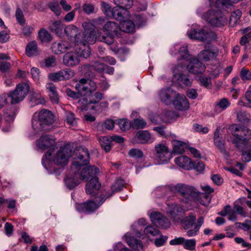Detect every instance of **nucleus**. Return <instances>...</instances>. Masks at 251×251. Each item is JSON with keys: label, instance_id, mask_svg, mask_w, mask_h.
Instances as JSON below:
<instances>
[{"label": "nucleus", "instance_id": "nucleus-1", "mask_svg": "<svg viewBox=\"0 0 251 251\" xmlns=\"http://www.w3.org/2000/svg\"><path fill=\"white\" fill-rule=\"evenodd\" d=\"M74 161L71 169L64 179L66 186L72 189L77 186L80 180L77 175V171L82 168V164H86L89 162V153L84 147H79L74 152Z\"/></svg>", "mask_w": 251, "mask_h": 251}, {"label": "nucleus", "instance_id": "nucleus-2", "mask_svg": "<svg viewBox=\"0 0 251 251\" xmlns=\"http://www.w3.org/2000/svg\"><path fill=\"white\" fill-rule=\"evenodd\" d=\"M54 122V116L50 110L42 109L39 112H35L32 120V126L36 133L44 131H48L50 129V126Z\"/></svg>", "mask_w": 251, "mask_h": 251}, {"label": "nucleus", "instance_id": "nucleus-3", "mask_svg": "<svg viewBox=\"0 0 251 251\" xmlns=\"http://www.w3.org/2000/svg\"><path fill=\"white\" fill-rule=\"evenodd\" d=\"M73 148L71 145L67 144L61 147L54 155H52L50 150L46 153L42 158V164L47 168V163L52 161L58 165H66L69 158L72 155Z\"/></svg>", "mask_w": 251, "mask_h": 251}, {"label": "nucleus", "instance_id": "nucleus-4", "mask_svg": "<svg viewBox=\"0 0 251 251\" xmlns=\"http://www.w3.org/2000/svg\"><path fill=\"white\" fill-rule=\"evenodd\" d=\"M167 189L174 193H178L182 198L189 201L199 200L201 195V193L196 188L184 183L171 185Z\"/></svg>", "mask_w": 251, "mask_h": 251}, {"label": "nucleus", "instance_id": "nucleus-5", "mask_svg": "<svg viewBox=\"0 0 251 251\" xmlns=\"http://www.w3.org/2000/svg\"><path fill=\"white\" fill-rule=\"evenodd\" d=\"M188 37L193 40L202 42H209L216 39L217 35L215 32L206 30L197 24L193 25L187 31Z\"/></svg>", "mask_w": 251, "mask_h": 251}, {"label": "nucleus", "instance_id": "nucleus-6", "mask_svg": "<svg viewBox=\"0 0 251 251\" xmlns=\"http://www.w3.org/2000/svg\"><path fill=\"white\" fill-rule=\"evenodd\" d=\"M196 221V216L192 213L189 214L188 216L184 218L181 221L182 226L185 230H187L186 235L188 237L196 236L199 231L201 226L204 222L202 217H200Z\"/></svg>", "mask_w": 251, "mask_h": 251}, {"label": "nucleus", "instance_id": "nucleus-7", "mask_svg": "<svg viewBox=\"0 0 251 251\" xmlns=\"http://www.w3.org/2000/svg\"><path fill=\"white\" fill-rule=\"evenodd\" d=\"M103 29L107 35L99 36L98 40L111 45L114 43V38L118 36L120 31V25L115 22L109 21L104 25Z\"/></svg>", "mask_w": 251, "mask_h": 251}, {"label": "nucleus", "instance_id": "nucleus-8", "mask_svg": "<svg viewBox=\"0 0 251 251\" xmlns=\"http://www.w3.org/2000/svg\"><path fill=\"white\" fill-rule=\"evenodd\" d=\"M229 129L231 134L235 137L232 142L237 147L238 141L246 142L251 138V130L246 126L233 124L229 126Z\"/></svg>", "mask_w": 251, "mask_h": 251}, {"label": "nucleus", "instance_id": "nucleus-9", "mask_svg": "<svg viewBox=\"0 0 251 251\" xmlns=\"http://www.w3.org/2000/svg\"><path fill=\"white\" fill-rule=\"evenodd\" d=\"M202 18L212 25L217 27L224 26L226 24L227 19L223 16L219 10L210 9L207 11Z\"/></svg>", "mask_w": 251, "mask_h": 251}, {"label": "nucleus", "instance_id": "nucleus-10", "mask_svg": "<svg viewBox=\"0 0 251 251\" xmlns=\"http://www.w3.org/2000/svg\"><path fill=\"white\" fill-rule=\"evenodd\" d=\"M29 91V85L26 83L23 82L18 84L14 91L10 92L7 96L11 98V103L16 104L22 101Z\"/></svg>", "mask_w": 251, "mask_h": 251}, {"label": "nucleus", "instance_id": "nucleus-11", "mask_svg": "<svg viewBox=\"0 0 251 251\" xmlns=\"http://www.w3.org/2000/svg\"><path fill=\"white\" fill-rule=\"evenodd\" d=\"M107 197L102 194L96 196L93 201H88L81 203L77 207L78 210L85 213H89L97 209L106 199Z\"/></svg>", "mask_w": 251, "mask_h": 251}, {"label": "nucleus", "instance_id": "nucleus-12", "mask_svg": "<svg viewBox=\"0 0 251 251\" xmlns=\"http://www.w3.org/2000/svg\"><path fill=\"white\" fill-rule=\"evenodd\" d=\"M76 89L81 92L82 96L90 95L96 88V83L91 80L81 78L75 85Z\"/></svg>", "mask_w": 251, "mask_h": 251}, {"label": "nucleus", "instance_id": "nucleus-13", "mask_svg": "<svg viewBox=\"0 0 251 251\" xmlns=\"http://www.w3.org/2000/svg\"><path fill=\"white\" fill-rule=\"evenodd\" d=\"M80 61L78 47H76L74 51H68L63 56V64L67 67L75 66Z\"/></svg>", "mask_w": 251, "mask_h": 251}, {"label": "nucleus", "instance_id": "nucleus-14", "mask_svg": "<svg viewBox=\"0 0 251 251\" xmlns=\"http://www.w3.org/2000/svg\"><path fill=\"white\" fill-rule=\"evenodd\" d=\"M89 162V161L88 162ZM89 163L86 164H82L81 169L77 171V175L80 180H83L86 181L90 177L93 178L99 173V169L95 166H90L86 167L85 166L87 165Z\"/></svg>", "mask_w": 251, "mask_h": 251}, {"label": "nucleus", "instance_id": "nucleus-15", "mask_svg": "<svg viewBox=\"0 0 251 251\" xmlns=\"http://www.w3.org/2000/svg\"><path fill=\"white\" fill-rule=\"evenodd\" d=\"M150 219L152 223L157 227L166 229L171 226L169 220L158 212H151Z\"/></svg>", "mask_w": 251, "mask_h": 251}, {"label": "nucleus", "instance_id": "nucleus-16", "mask_svg": "<svg viewBox=\"0 0 251 251\" xmlns=\"http://www.w3.org/2000/svg\"><path fill=\"white\" fill-rule=\"evenodd\" d=\"M205 69V65L196 58L190 59L189 62L187 65L188 71L196 75L203 73Z\"/></svg>", "mask_w": 251, "mask_h": 251}, {"label": "nucleus", "instance_id": "nucleus-17", "mask_svg": "<svg viewBox=\"0 0 251 251\" xmlns=\"http://www.w3.org/2000/svg\"><path fill=\"white\" fill-rule=\"evenodd\" d=\"M97 39L98 40V37L96 36V32L94 30L89 31L85 28V32L81 34L79 40L77 39V44H82L83 46L87 44H94Z\"/></svg>", "mask_w": 251, "mask_h": 251}, {"label": "nucleus", "instance_id": "nucleus-18", "mask_svg": "<svg viewBox=\"0 0 251 251\" xmlns=\"http://www.w3.org/2000/svg\"><path fill=\"white\" fill-rule=\"evenodd\" d=\"M100 187V184L98 181V178L94 176L91 178L89 182L86 184L85 190L87 194L91 196H99V190Z\"/></svg>", "mask_w": 251, "mask_h": 251}, {"label": "nucleus", "instance_id": "nucleus-19", "mask_svg": "<svg viewBox=\"0 0 251 251\" xmlns=\"http://www.w3.org/2000/svg\"><path fill=\"white\" fill-rule=\"evenodd\" d=\"M73 48V45L67 41H63L60 42H54L51 46V49L54 53L61 54L71 50Z\"/></svg>", "mask_w": 251, "mask_h": 251}, {"label": "nucleus", "instance_id": "nucleus-20", "mask_svg": "<svg viewBox=\"0 0 251 251\" xmlns=\"http://www.w3.org/2000/svg\"><path fill=\"white\" fill-rule=\"evenodd\" d=\"M160 100L166 104H170L173 98H175L176 93L175 91L169 87L161 89L158 92Z\"/></svg>", "mask_w": 251, "mask_h": 251}, {"label": "nucleus", "instance_id": "nucleus-21", "mask_svg": "<svg viewBox=\"0 0 251 251\" xmlns=\"http://www.w3.org/2000/svg\"><path fill=\"white\" fill-rule=\"evenodd\" d=\"M55 144V141L48 135L42 136L36 141L37 149L43 151L52 147Z\"/></svg>", "mask_w": 251, "mask_h": 251}, {"label": "nucleus", "instance_id": "nucleus-22", "mask_svg": "<svg viewBox=\"0 0 251 251\" xmlns=\"http://www.w3.org/2000/svg\"><path fill=\"white\" fill-rule=\"evenodd\" d=\"M173 104L176 109L179 110H185L189 108V103L184 95L178 94L176 95Z\"/></svg>", "mask_w": 251, "mask_h": 251}, {"label": "nucleus", "instance_id": "nucleus-23", "mask_svg": "<svg viewBox=\"0 0 251 251\" xmlns=\"http://www.w3.org/2000/svg\"><path fill=\"white\" fill-rule=\"evenodd\" d=\"M156 155L162 162L169 159V152L168 148L162 144H159L155 147Z\"/></svg>", "mask_w": 251, "mask_h": 251}, {"label": "nucleus", "instance_id": "nucleus-24", "mask_svg": "<svg viewBox=\"0 0 251 251\" xmlns=\"http://www.w3.org/2000/svg\"><path fill=\"white\" fill-rule=\"evenodd\" d=\"M218 52L214 51L212 50L207 49L201 50L198 54V57L200 60L207 62L216 59Z\"/></svg>", "mask_w": 251, "mask_h": 251}, {"label": "nucleus", "instance_id": "nucleus-25", "mask_svg": "<svg viewBox=\"0 0 251 251\" xmlns=\"http://www.w3.org/2000/svg\"><path fill=\"white\" fill-rule=\"evenodd\" d=\"M176 164L179 167L187 170L193 169L194 162L186 156H180L175 159Z\"/></svg>", "mask_w": 251, "mask_h": 251}, {"label": "nucleus", "instance_id": "nucleus-26", "mask_svg": "<svg viewBox=\"0 0 251 251\" xmlns=\"http://www.w3.org/2000/svg\"><path fill=\"white\" fill-rule=\"evenodd\" d=\"M64 32L70 40L74 39L77 44V39L79 40L81 33L77 27L74 25H69L64 28Z\"/></svg>", "mask_w": 251, "mask_h": 251}, {"label": "nucleus", "instance_id": "nucleus-27", "mask_svg": "<svg viewBox=\"0 0 251 251\" xmlns=\"http://www.w3.org/2000/svg\"><path fill=\"white\" fill-rule=\"evenodd\" d=\"M46 88L52 102L55 104L58 103L59 95L55 85L51 82H49L46 85Z\"/></svg>", "mask_w": 251, "mask_h": 251}, {"label": "nucleus", "instance_id": "nucleus-28", "mask_svg": "<svg viewBox=\"0 0 251 251\" xmlns=\"http://www.w3.org/2000/svg\"><path fill=\"white\" fill-rule=\"evenodd\" d=\"M127 244L137 251H143V246L141 241L128 236V233L125 235Z\"/></svg>", "mask_w": 251, "mask_h": 251}, {"label": "nucleus", "instance_id": "nucleus-29", "mask_svg": "<svg viewBox=\"0 0 251 251\" xmlns=\"http://www.w3.org/2000/svg\"><path fill=\"white\" fill-rule=\"evenodd\" d=\"M236 114L237 120L244 124H247L250 121V116L243 110L236 108L235 110Z\"/></svg>", "mask_w": 251, "mask_h": 251}, {"label": "nucleus", "instance_id": "nucleus-30", "mask_svg": "<svg viewBox=\"0 0 251 251\" xmlns=\"http://www.w3.org/2000/svg\"><path fill=\"white\" fill-rule=\"evenodd\" d=\"M147 224L146 221L145 219L142 218L138 220L137 223L133 224L132 226L134 234L137 237H141L143 235V232H142L141 226H145Z\"/></svg>", "mask_w": 251, "mask_h": 251}, {"label": "nucleus", "instance_id": "nucleus-31", "mask_svg": "<svg viewBox=\"0 0 251 251\" xmlns=\"http://www.w3.org/2000/svg\"><path fill=\"white\" fill-rule=\"evenodd\" d=\"M230 105V102L226 99L223 98L217 101L214 107V110L216 114L220 113L225 110Z\"/></svg>", "mask_w": 251, "mask_h": 251}, {"label": "nucleus", "instance_id": "nucleus-32", "mask_svg": "<svg viewBox=\"0 0 251 251\" xmlns=\"http://www.w3.org/2000/svg\"><path fill=\"white\" fill-rule=\"evenodd\" d=\"M39 52L36 41L31 42L27 45L25 49V53L28 56H36L39 54Z\"/></svg>", "mask_w": 251, "mask_h": 251}, {"label": "nucleus", "instance_id": "nucleus-33", "mask_svg": "<svg viewBox=\"0 0 251 251\" xmlns=\"http://www.w3.org/2000/svg\"><path fill=\"white\" fill-rule=\"evenodd\" d=\"M134 24L131 21H120V31H123L125 32H132L134 30Z\"/></svg>", "mask_w": 251, "mask_h": 251}, {"label": "nucleus", "instance_id": "nucleus-34", "mask_svg": "<svg viewBox=\"0 0 251 251\" xmlns=\"http://www.w3.org/2000/svg\"><path fill=\"white\" fill-rule=\"evenodd\" d=\"M210 7L220 8L224 6L230 5V3H236V0H209Z\"/></svg>", "mask_w": 251, "mask_h": 251}, {"label": "nucleus", "instance_id": "nucleus-35", "mask_svg": "<svg viewBox=\"0 0 251 251\" xmlns=\"http://www.w3.org/2000/svg\"><path fill=\"white\" fill-rule=\"evenodd\" d=\"M124 12H126L125 9L117 5V6L112 8L111 17H113L117 20L122 21L124 19Z\"/></svg>", "mask_w": 251, "mask_h": 251}, {"label": "nucleus", "instance_id": "nucleus-36", "mask_svg": "<svg viewBox=\"0 0 251 251\" xmlns=\"http://www.w3.org/2000/svg\"><path fill=\"white\" fill-rule=\"evenodd\" d=\"M188 146L184 142L179 141H174L173 151L177 154L183 153L185 150H187Z\"/></svg>", "mask_w": 251, "mask_h": 251}, {"label": "nucleus", "instance_id": "nucleus-37", "mask_svg": "<svg viewBox=\"0 0 251 251\" xmlns=\"http://www.w3.org/2000/svg\"><path fill=\"white\" fill-rule=\"evenodd\" d=\"M177 83L181 86H190L192 84V80L189 79L188 75L184 74H180L176 79Z\"/></svg>", "mask_w": 251, "mask_h": 251}, {"label": "nucleus", "instance_id": "nucleus-38", "mask_svg": "<svg viewBox=\"0 0 251 251\" xmlns=\"http://www.w3.org/2000/svg\"><path fill=\"white\" fill-rule=\"evenodd\" d=\"M136 137L138 142L141 143H147L151 139L150 133L146 130L139 131L136 134Z\"/></svg>", "mask_w": 251, "mask_h": 251}, {"label": "nucleus", "instance_id": "nucleus-39", "mask_svg": "<svg viewBox=\"0 0 251 251\" xmlns=\"http://www.w3.org/2000/svg\"><path fill=\"white\" fill-rule=\"evenodd\" d=\"M242 15V12L239 10L233 12L229 19V25L231 26H234L239 22Z\"/></svg>", "mask_w": 251, "mask_h": 251}, {"label": "nucleus", "instance_id": "nucleus-40", "mask_svg": "<svg viewBox=\"0 0 251 251\" xmlns=\"http://www.w3.org/2000/svg\"><path fill=\"white\" fill-rule=\"evenodd\" d=\"M64 28V25L59 21L53 22L51 26V30L59 36L62 34V31Z\"/></svg>", "mask_w": 251, "mask_h": 251}, {"label": "nucleus", "instance_id": "nucleus-41", "mask_svg": "<svg viewBox=\"0 0 251 251\" xmlns=\"http://www.w3.org/2000/svg\"><path fill=\"white\" fill-rule=\"evenodd\" d=\"M115 4L123 9L130 8L133 5V0H113Z\"/></svg>", "mask_w": 251, "mask_h": 251}, {"label": "nucleus", "instance_id": "nucleus-42", "mask_svg": "<svg viewBox=\"0 0 251 251\" xmlns=\"http://www.w3.org/2000/svg\"><path fill=\"white\" fill-rule=\"evenodd\" d=\"M88 66L99 73H102L105 70V64L98 61L91 62Z\"/></svg>", "mask_w": 251, "mask_h": 251}, {"label": "nucleus", "instance_id": "nucleus-43", "mask_svg": "<svg viewBox=\"0 0 251 251\" xmlns=\"http://www.w3.org/2000/svg\"><path fill=\"white\" fill-rule=\"evenodd\" d=\"M102 98V94L100 92L92 93L88 96L87 103H96L99 102Z\"/></svg>", "mask_w": 251, "mask_h": 251}, {"label": "nucleus", "instance_id": "nucleus-44", "mask_svg": "<svg viewBox=\"0 0 251 251\" xmlns=\"http://www.w3.org/2000/svg\"><path fill=\"white\" fill-rule=\"evenodd\" d=\"M30 102L32 103L31 105L34 106L35 105L44 103L45 100L41 97L40 94L33 93L31 95Z\"/></svg>", "mask_w": 251, "mask_h": 251}, {"label": "nucleus", "instance_id": "nucleus-45", "mask_svg": "<svg viewBox=\"0 0 251 251\" xmlns=\"http://www.w3.org/2000/svg\"><path fill=\"white\" fill-rule=\"evenodd\" d=\"M211 196L210 195H205L201 193L199 200H195V201L200 203L204 206H207L211 201Z\"/></svg>", "mask_w": 251, "mask_h": 251}, {"label": "nucleus", "instance_id": "nucleus-46", "mask_svg": "<svg viewBox=\"0 0 251 251\" xmlns=\"http://www.w3.org/2000/svg\"><path fill=\"white\" fill-rule=\"evenodd\" d=\"M62 81L69 79L75 75V72L70 69H65L60 70Z\"/></svg>", "mask_w": 251, "mask_h": 251}, {"label": "nucleus", "instance_id": "nucleus-47", "mask_svg": "<svg viewBox=\"0 0 251 251\" xmlns=\"http://www.w3.org/2000/svg\"><path fill=\"white\" fill-rule=\"evenodd\" d=\"M144 233L149 237L158 235L159 231L151 226H147L144 230Z\"/></svg>", "mask_w": 251, "mask_h": 251}, {"label": "nucleus", "instance_id": "nucleus-48", "mask_svg": "<svg viewBox=\"0 0 251 251\" xmlns=\"http://www.w3.org/2000/svg\"><path fill=\"white\" fill-rule=\"evenodd\" d=\"M196 241L195 239H185L183 248L187 250L193 251L196 249Z\"/></svg>", "mask_w": 251, "mask_h": 251}, {"label": "nucleus", "instance_id": "nucleus-49", "mask_svg": "<svg viewBox=\"0 0 251 251\" xmlns=\"http://www.w3.org/2000/svg\"><path fill=\"white\" fill-rule=\"evenodd\" d=\"M66 122L71 126H75L76 125V119L75 114L71 111H67L65 114Z\"/></svg>", "mask_w": 251, "mask_h": 251}, {"label": "nucleus", "instance_id": "nucleus-50", "mask_svg": "<svg viewBox=\"0 0 251 251\" xmlns=\"http://www.w3.org/2000/svg\"><path fill=\"white\" fill-rule=\"evenodd\" d=\"M146 125V122L143 118H139L134 120L132 126L135 129H140L144 128Z\"/></svg>", "mask_w": 251, "mask_h": 251}, {"label": "nucleus", "instance_id": "nucleus-51", "mask_svg": "<svg viewBox=\"0 0 251 251\" xmlns=\"http://www.w3.org/2000/svg\"><path fill=\"white\" fill-rule=\"evenodd\" d=\"M146 16L144 14L140 13L134 15L133 18L134 22L138 26L143 25L146 22Z\"/></svg>", "mask_w": 251, "mask_h": 251}, {"label": "nucleus", "instance_id": "nucleus-52", "mask_svg": "<svg viewBox=\"0 0 251 251\" xmlns=\"http://www.w3.org/2000/svg\"><path fill=\"white\" fill-rule=\"evenodd\" d=\"M118 125L120 129L123 131L128 130L132 126L130 121L126 119L119 120Z\"/></svg>", "mask_w": 251, "mask_h": 251}, {"label": "nucleus", "instance_id": "nucleus-53", "mask_svg": "<svg viewBox=\"0 0 251 251\" xmlns=\"http://www.w3.org/2000/svg\"><path fill=\"white\" fill-rule=\"evenodd\" d=\"M100 146L106 152H108L111 150V146L109 144V140L108 137H101L100 139Z\"/></svg>", "mask_w": 251, "mask_h": 251}, {"label": "nucleus", "instance_id": "nucleus-54", "mask_svg": "<svg viewBox=\"0 0 251 251\" xmlns=\"http://www.w3.org/2000/svg\"><path fill=\"white\" fill-rule=\"evenodd\" d=\"M233 210L236 214H238L243 217H247V213L244 208L239 205L237 202L233 203Z\"/></svg>", "mask_w": 251, "mask_h": 251}, {"label": "nucleus", "instance_id": "nucleus-55", "mask_svg": "<svg viewBox=\"0 0 251 251\" xmlns=\"http://www.w3.org/2000/svg\"><path fill=\"white\" fill-rule=\"evenodd\" d=\"M15 16L17 22L21 25H24L25 23V20L22 10L18 8L16 10Z\"/></svg>", "mask_w": 251, "mask_h": 251}, {"label": "nucleus", "instance_id": "nucleus-56", "mask_svg": "<svg viewBox=\"0 0 251 251\" xmlns=\"http://www.w3.org/2000/svg\"><path fill=\"white\" fill-rule=\"evenodd\" d=\"M111 50L121 56H125L129 54V50L126 47L119 48L117 47L111 48Z\"/></svg>", "mask_w": 251, "mask_h": 251}, {"label": "nucleus", "instance_id": "nucleus-57", "mask_svg": "<svg viewBox=\"0 0 251 251\" xmlns=\"http://www.w3.org/2000/svg\"><path fill=\"white\" fill-rule=\"evenodd\" d=\"M240 76L243 81L251 79V71L245 68H243L240 72Z\"/></svg>", "mask_w": 251, "mask_h": 251}, {"label": "nucleus", "instance_id": "nucleus-58", "mask_svg": "<svg viewBox=\"0 0 251 251\" xmlns=\"http://www.w3.org/2000/svg\"><path fill=\"white\" fill-rule=\"evenodd\" d=\"M39 37L42 41H49L51 40L50 34L46 30L41 29L38 33Z\"/></svg>", "mask_w": 251, "mask_h": 251}, {"label": "nucleus", "instance_id": "nucleus-59", "mask_svg": "<svg viewBox=\"0 0 251 251\" xmlns=\"http://www.w3.org/2000/svg\"><path fill=\"white\" fill-rule=\"evenodd\" d=\"M226 210L227 211L228 219L229 221H235L237 220L236 213L231 209L230 205H226Z\"/></svg>", "mask_w": 251, "mask_h": 251}, {"label": "nucleus", "instance_id": "nucleus-60", "mask_svg": "<svg viewBox=\"0 0 251 251\" xmlns=\"http://www.w3.org/2000/svg\"><path fill=\"white\" fill-rule=\"evenodd\" d=\"M215 145L219 149L220 151L223 154H226V151L225 148V141L222 138L216 139L214 141Z\"/></svg>", "mask_w": 251, "mask_h": 251}, {"label": "nucleus", "instance_id": "nucleus-61", "mask_svg": "<svg viewBox=\"0 0 251 251\" xmlns=\"http://www.w3.org/2000/svg\"><path fill=\"white\" fill-rule=\"evenodd\" d=\"M128 154L130 156L136 159L140 158L143 157V152L137 149H132L129 151Z\"/></svg>", "mask_w": 251, "mask_h": 251}, {"label": "nucleus", "instance_id": "nucleus-62", "mask_svg": "<svg viewBox=\"0 0 251 251\" xmlns=\"http://www.w3.org/2000/svg\"><path fill=\"white\" fill-rule=\"evenodd\" d=\"M101 10L107 17H111L112 9L108 4L104 2H102Z\"/></svg>", "mask_w": 251, "mask_h": 251}, {"label": "nucleus", "instance_id": "nucleus-63", "mask_svg": "<svg viewBox=\"0 0 251 251\" xmlns=\"http://www.w3.org/2000/svg\"><path fill=\"white\" fill-rule=\"evenodd\" d=\"M48 77L50 80L54 82L62 81L60 71L56 73H50L48 75Z\"/></svg>", "mask_w": 251, "mask_h": 251}, {"label": "nucleus", "instance_id": "nucleus-64", "mask_svg": "<svg viewBox=\"0 0 251 251\" xmlns=\"http://www.w3.org/2000/svg\"><path fill=\"white\" fill-rule=\"evenodd\" d=\"M242 159L245 162H248L251 160V148L242 152Z\"/></svg>", "mask_w": 251, "mask_h": 251}]
</instances>
